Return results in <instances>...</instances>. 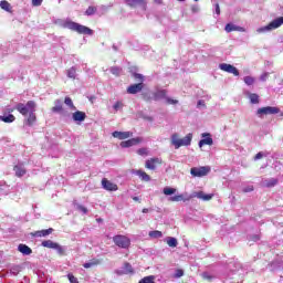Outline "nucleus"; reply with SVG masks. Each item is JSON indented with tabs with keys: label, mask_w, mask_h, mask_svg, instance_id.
<instances>
[{
	"label": "nucleus",
	"mask_w": 283,
	"mask_h": 283,
	"mask_svg": "<svg viewBox=\"0 0 283 283\" xmlns=\"http://www.w3.org/2000/svg\"><path fill=\"white\" fill-rule=\"evenodd\" d=\"M97 10L98 9L96 7L91 6L86 9L85 14L86 17H92L93 14H96Z\"/></svg>",
	"instance_id": "obj_32"
},
{
	"label": "nucleus",
	"mask_w": 283,
	"mask_h": 283,
	"mask_svg": "<svg viewBox=\"0 0 283 283\" xmlns=\"http://www.w3.org/2000/svg\"><path fill=\"white\" fill-rule=\"evenodd\" d=\"M149 237L150 238H163V232L158 231V230H154L149 232Z\"/></svg>",
	"instance_id": "obj_39"
},
{
	"label": "nucleus",
	"mask_w": 283,
	"mask_h": 283,
	"mask_svg": "<svg viewBox=\"0 0 283 283\" xmlns=\"http://www.w3.org/2000/svg\"><path fill=\"white\" fill-rule=\"evenodd\" d=\"M13 171H15L17 178H23V176H25V174H28V170H25V168L23 166H19V165H15L13 167Z\"/></svg>",
	"instance_id": "obj_22"
},
{
	"label": "nucleus",
	"mask_w": 283,
	"mask_h": 283,
	"mask_svg": "<svg viewBox=\"0 0 283 283\" xmlns=\"http://www.w3.org/2000/svg\"><path fill=\"white\" fill-rule=\"evenodd\" d=\"M42 247L46 248V249H55L59 247V243L52 241V240H45L42 242Z\"/></svg>",
	"instance_id": "obj_26"
},
{
	"label": "nucleus",
	"mask_w": 283,
	"mask_h": 283,
	"mask_svg": "<svg viewBox=\"0 0 283 283\" xmlns=\"http://www.w3.org/2000/svg\"><path fill=\"white\" fill-rule=\"evenodd\" d=\"M160 165H163V159L158 157L147 159L145 163L146 169H150L151 171L156 170V168L160 167Z\"/></svg>",
	"instance_id": "obj_10"
},
{
	"label": "nucleus",
	"mask_w": 283,
	"mask_h": 283,
	"mask_svg": "<svg viewBox=\"0 0 283 283\" xmlns=\"http://www.w3.org/2000/svg\"><path fill=\"white\" fill-rule=\"evenodd\" d=\"M143 87H145L144 83L133 84L127 87V94H138V92H143Z\"/></svg>",
	"instance_id": "obj_16"
},
{
	"label": "nucleus",
	"mask_w": 283,
	"mask_h": 283,
	"mask_svg": "<svg viewBox=\"0 0 283 283\" xmlns=\"http://www.w3.org/2000/svg\"><path fill=\"white\" fill-rule=\"evenodd\" d=\"M102 186L106 191H118V185L107 180V178L102 179Z\"/></svg>",
	"instance_id": "obj_14"
},
{
	"label": "nucleus",
	"mask_w": 283,
	"mask_h": 283,
	"mask_svg": "<svg viewBox=\"0 0 283 283\" xmlns=\"http://www.w3.org/2000/svg\"><path fill=\"white\" fill-rule=\"evenodd\" d=\"M135 174L144 182H149V180H151V177L147 172H145L144 170H136Z\"/></svg>",
	"instance_id": "obj_23"
},
{
	"label": "nucleus",
	"mask_w": 283,
	"mask_h": 283,
	"mask_svg": "<svg viewBox=\"0 0 283 283\" xmlns=\"http://www.w3.org/2000/svg\"><path fill=\"white\" fill-rule=\"evenodd\" d=\"M250 98V103H252V105H258L260 103V95L255 94V93H251L249 95Z\"/></svg>",
	"instance_id": "obj_30"
},
{
	"label": "nucleus",
	"mask_w": 283,
	"mask_h": 283,
	"mask_svg": "<svg viewBox=\"0 0 283 283\" xmlns=\"http://www.w3.org/2000/svg\"><path fill=\"white\" fill-rule=\"evenodd\" d=\"M67 277H69L70 283H78V279L76 276H74V274L69 273Z\"/></svg>",
	"instance_id": "obj_43"
},
{
	"label": "nucleus",
	"mask_w": 283,
	"mask_h": 283,
	"mask_svg": "<svg viewBox=\"0 0 283 283\" xmlns=\"http://www.w3.org/2000/svg\"><path fill=\"white\" fill-rule=\"evenodd\" d=\"M125 105L123 104V102H116L113 106V109H115V112H118V109H123Z\"/></svg>",
	"instance_id": "obj_41"
},
{
	"label": "nucleus",
	"mask_w": 283,
	"mask_h": 283,
	"mask_svg": "<svg viewBox=\"0 0 283 283\" xmlns=\"http://www.w3.org/2000/svg\"><path fill=\"white\" fill-rule=\"evenodd\" d=\"M55 250L57 251V253H60V255H63L65 253V250H63V247H61L59 243Z\"/></svg>",
	"instance_id": "obj_48"
},
{
	"label": "nucleus",
	"mask_w": 283,
	"mask_h": 283,
	"mask_svg": "<svg viewBox=\"0 0 283 283\" xmlns=\"http://www.w3.org/2000/svg\"><path fill=\"white\" fill-rule=\"evenodd\" d=\"M191 140H193V134L189 133L184 138H180L178 134L171 135V145H174L175 149H180V147H189L191 145Z\"/></svg>",
	"instance_id": "obj_3"
},
{
	"label": "nucleus",
	"mask_w": 283,
	"mask_h": 283,
	"mask_svg": "<svg viewBox=\"0 0 283 283\" xmlns=\"http://www.w3.org/2000/svg\"><path fill=\"white\" fill-rule=\"evenodd\" d=\"M137 154H138L139 156H149V150H147V148H139V149L137 150Z\"/></svg>",
	"instance_id": "obj_40"
},
{
	"label": "nucleus",
	"mask_w": 283,
	"mask_h": 283,
	"mask_svg": "<svg viewBox=\"0 0 283 283\" xmlns=\"http://www.w3.org/2000/svg\"><path fill=\"white\" fill-rule=\"evenodd\" d=\"M126 4L129 8H143V10H147V1L145 0H126Z\"/></svg>",
	"instance_id": "obj_12"
},
{
	"label": "nucleus",
	"mask_w": 283,
	"mask_h": 283,
	"mask_svg": "<svg viewBox=\"0 0 283 283\" xmlns=\"http://www.w3.org/2000/svg\"><path fill=\"white\" fill-rule=\"evenodd\" d=\"M281 25H283V17L274 19L268 25L258 29L256 32L262 33L269 32V30H277V28H280Z\"/></svg>",
	"instance_id": "obj_7"
},
{
	"label": "nucleus",
	"mask_w": 283,
	"mask_h": 283,
	"mask_svg": "<svg viewBox=\"0 0 283 283\" xmlns=\"http://www.w3.org/2000/svg\"><path fill=\"white\" fill-rule=\"evenodd\" d=\"M54 104H55V106H53L51 108V112H53V114H61V113H63V102H61V99H55Z\"/></svg>",
	"instance_id": "obj_20"
},
{
	"label": "nucleus",
	"mask_w": 283,
	"mask_h": 283,
	"mask_svg": "<svg viewBox=\"0 0 283 283\" xmlns=\"http://www.w3.org/2000/svg\"><path fill=\"white\" fill-rule=\"evenodd\" d=\"M168 105H178V99H171L170 97L166 98Z\"/></svg>",
	"instance_id": "obj_45"
},
{
	"label": "nucleus",
	"mask_w": 283,
	"mask_h": 283,
	"mask_svg": "<svg viewBox=\"0 0 283 283\" xmlns=\"http://www.w3.org/2000/svg\"><path fill=\"white\" fill-rule=\"evenodd\" d=\"M77 209L80 211H83L84 213H87V208H85L84 206H78Z\"/></svg>",
	"instance_id": "obj_51"
},
{
	"label": "nucleus",
	"mask_w": 283,
	"mask_h": 283,
	"mask_svg": "<svg viewBox=\"0 0 283 283\" xmlns=\"http://www.w3.org/2000/svg\"><path fill=\"white\" fill-rule=\"evenodd\" d=\"M140 143H143V138L135 137V138H130L128 140H124L119 145L123 149H126L127 147H134L135 145H140Z\"/></svg>",
	"instance_id": "obj_11"
},
{
	"label": "nucleus",
	"mask_w": 283,
	"mask_h": 283,
	"mask_svg": "<svg viewBox=\"0 0 283 283\" xmlns=\"http://www.w3.org/2000/svg\"><path fill=\"white\" fill-rule=\"evenodd\" d=\"M41 3H43V0H32V6L34 7L41 6Z\"/></svg>",
	"instance_id": "obj_50"
},
{
	"label": "nucleus",
	"mask_w": 283,
	"mask_h": 283,
	"mask_svg": "<svg viewBox=\"0 0 283 283\" xmlns=\"http://www.w3.org/2000/svg\"><path fill=\"white\" fill-rule=\"evenodd\" d=\"M243 81L245 85H253V83H255V78L253 76H245Z\"/></svg>",
	"instance_id": "obj_38"
},
{
	"label": "nucleus",
	"mask_w": 283,
	"mask_h": 283,
	"mask_svg": "<svg viewBox=\"0 0 283 283\" xmlns=\"http://www.w3.org/2000/svg\"><path fill=\"white\" fill-rule=\"evenodd\" d=\"M201 137L203 139L199 142V147H205V145H209V146L213 145V138H211V134L203 133L201 134Z\"/></svg>",
	"instance_id": "obj_15"
},
{
	"label": "nucleus",
	"mask_w": 283,
	"mask_h": 283,
	"mask_svg": "<svg viewBox=\"0 0 283 283\" xmlns=\"http://www.w3.org/2000/svg\"><path fill=\"white\" fill-rule=\"evenodd\" d=\"M157 6H163V0H153Z\"/></svg>",
	"instance_id": "obj_53"
},
{
	"label": "nucleus",
	"mask_w": 283,
	"mask_h": 283,
	"mask_svg": "<svg viewBox=\"0 0 283 283\" xmlns=\"http://www.w3.org/2000/svg\"><path fill=\"white\" fill-rule=\"evenodd\" d=\"M155 101H160V98H167V90L158 91L154 94Z\"/></svg>",
	"instance_id": "obj_28"
},
{
	"label": "nucleus",
	"mask_w": 283,
	"mask_h": 283,
	"mask_svg": "<svg viewBox=\"0 0 283 283\" xmlns=\"http://www.w3.org/2000/svg\"><path fill=\"white\" fill-rule=\"evenodd\" d=\"M17 112L21 114V116H28L25 119V125L29 127H32L34 123H36V102L34 101H28L27 104L23 103H18L15 105ZM8 114H12L14 112V108H8L7 109Z\"/></svg>",
	"instance_id": "obj_1"
},
{
	"label": "nucleus",
	"mask_w": 283,
	"mask_h": 283,
	"mask_svg": "<svg viewBox=\"0 0 283 283\" xmlns=\"http://www.w3.org/2000/svg\"><path fill=\"white\" fill-rule=\"evenodd\" d=\"M275 185H277V179L276 178H271V179H268V180L263 181V187L271 188V187H275Z\"/></svg>",
	"instance_id": "obj_29"
},
{
	"label": "nucleus",
	"mask_w": 283,
	"mask_h": 283,
	"mask_svg": "<svg viewBox=\"0 0 283 283\" xmlns=\"http://www.w3.org/2000/svg\"><path fill=\"white\" fill-rule=\"evenodd\" d=\"M65 28L72 30L73 32H77V34H88V36H92V34H94V31L92 29L73 21H67L65 23Z\"/></svg>",
	"instance_id": "obj_4"
},
{
	"label": "nucleus",
	"mask_w": 283,
	"mask_h": 283,
	"mask_svg": "<svg viewBox=\"0 0 283 283\" xmlns=\"http://www.w3.org/2000/svg\"><path fill=\"white\" fill-rule=\"evenodd\" d=\"M0 120L2 123H14L17 120V117L12 114H9L8 116L0 115Z\"/></svg>",
	"instance_id": "obj_25"
},
{
	"label": "nucleus",
	"mask_w": 283,
	"mask_h": 283,
	"mask_svg": "<svg viewBox=\"0 0 283 283\" xmlns=\"http://www.w3.org/2000/svg\"><path fill=\"white\" fill-rule=\"evenodd\" d=\"M216 14H220V4L216 3Z\"/></svg>",
	"instance_id": "obj_52"
},
{
	"label": "nucleus",
	"mask_w": 283,
	"mask_h": 283,
	"mask_svg": "<svg viewBox=\"0 0 283 283\" xmlns=\"http://www.w3.org/2000/svg\"><path fill=\"white\" fill-rule=\"evenodd\" d=\"M64 103L65 105H67L69 107H71V109H76V106H74V102H72L71 97H65L64 98Z\"/></svg>",
	"instance_id": "obj_37"
},
{
	"label": "nucleus",
	"mask_w": 283,
	"mask_h": 283,
	"mask_svg": "<svg viewBox=\"0 0 283 283\" xmlns=\"http://www.w3.org/2000/svg\"><path fill=\"white\" fill-rule=\"evenodd\" d=\"M0 8L1 10H4L6 12H10V14H12V4H10L8 0L0 1Z\"/></svg>",
	"instance_id": "obj_24"
},
{
	"label": "nucleus",
	"mask_w": 283,
	"mask_h": 283,
	"mask_svg": "<svg viewBox=\"0 0 283 283\" xmlns=\"http://www.w3.org/2000/svg\"><path fill=\"white\" fill-rule=\"evenodd\" d=\"M144 101H149V97H147V94H143Z\"/></svg>",
	"instance_id": "obj_56"
},
{
	"label": "nucleus",
	"mask_w": 283,
	"mask_h": 283,
	"mask_svg": "<svg viewBox=\"0 0 283 283\" xmlns=\"http://www.w3.org/2000/svg\"><path fill=\"white\" fill-rule=\"evenodd\" d=\"M275 114H280V107L264 106V107L258 108L256 111V116H259V118H262V116H269V115H275Z\"/></svg>",
	"instance_id": "obj_6"
},
{
	"label": "nucleus",
	"mask_w": 283,
	"mask_h": 283,
	"mask_svg": "<svg viewBox=\"0 0 283 283\" xmlns=\"http://www.w3.org/2000/svg\"><path fill=\"white\" fill-rule=\"evenodd\" d=\"M193 198H198L199 200H203V202H209V200L213 199V193L206 195L205 191H195L190 196L185 197V195H176L169 198L170 202H187Z\"/></svg>",
	"instance_id": "obj_2"
},
{
	"label": "nucleus",
	"mask_w": 283,
	"mask_h": 283,
	"mask_svg": "<svg viewBox=\"0 0 283 283\" xmlns=\"http://www.w3.org/2000/svg\"><path fill=\"white\" fill-rule=\"evenodd\" d=\"M264 158V153L260 151L254 156V160H262Z\"/></svg>",
	"instance_id": "obj_47"
},
{
	"label": "nucleus",
	"mask_w": 283,
	"mask_h": 283,
	"mask_svg": "<svg viewBox=\"0 0 283 283\" xmlns=\"http://www.w3.org/2000/svg\"><path fill=\"white\" fill-rule=\"evenodd\" d=\"M202 104H203V102H202V101H199V102H198V105H202Z\"/></svg>",
	"instance_id": "obj_58"
},
{
	"label": "nucleus",
	"mask_w": 283,
	"mask_h": 283,
	"mask_svg": "<svg viewBox=\"0 0 283 283\" xmlns=\"http://www.w3.org/2000/svg\"><path fill=\"white\" fill-rule=\"evenodd\" d=\"M219 70L222 72H227L228 74H233V76H240V71H238V67L227 64V63H221L219 65Z\"/></svg>",
	"instance_id": "obj_9"
},
{
	"label": "nucleus",
	"mask_w": 283,
	"mask_h": 283,
	"mask_svg": "<svg viewBox=\"0 0 283 283\" xmlns=\"http://www.w3.org/2000/svg\"><path fill=\"white\" fill-rule=\"evenodd\" d=\"M167 244H168V247L176 248V247H178V240L174 237H170L167 240Z\"/></svg>",
	"instance_id": "obj_33"
},
{
	"label": "nucleus",
	"mask_w": 283,
	"mask_h": 283,
	"mask_svg": "<svg viewBox=\"0 0 283 283\" xmlns=\"http://www.w3.org/2000/svg\"><path fill=\"white\" fill-rule=\"evenodd\" d=\"M182 275H185V271H182L181 269H178L175 273V277H182Z\"/></svg>",
	"instance_id": "obj_46"
},
{
	"label": "nucleus",
	"mask_w": 283,
	"mask_h": 283,
	"mask_svg": "<svg viewBox=\"0 0 283 283\" xmlns=\"http://www.w3.org/2000/svg\"><path fill=\"white\" fill-rule=\"evenodd\" d=\"M133 200H134L135 202H138L139 199H138V197H134Z\"/></svg>",
	"instance_id": "obj_57"
},
{
	"label": "nucleus",
	"mask_w": 283,
	"mask_h": 283,
	"mask_svg": "<svg viewBox=\"0 0 283 283\" xmlns=\"http://www.w3.org/2000/svg\"><path fill=\"white\" fill-rule=\"evenodd\" d=\"M253 186H248L245 188H243V193H251V191H253Z\"/></svg>",
	"instance_id": "obj_49"
},
{
	"label": "nucleus",
	"mask_w": 283,
	"mask_h": 283,
	"mask_svg": "<svg viewBox=\"0 0 283 283\" xmlns=\"http://www.w3.org/2000/svg\"><path fill=\"white\" fill-rule=\"evenodd\" d=\"M112 74H115V76H118L120 74V69L114 66L111 69Z\"/></svg>",
	"instance_id": "obj_44"
},
{
	"label": "nucleus",
	"mask_w": 283,
	"mask_h": 283,
	"mask_svg": "<svg viewBox=\"0 0 283 283\" xmlns=\"http://www.w3.org/2000/svg\"><path fill=\"white\" fill-rule=\"evenodd\" d=\"M174 193H176V188H169V187L164 188L165 196H174Z\"/></svg>",
	"instance_id": "obj_35"
},
{
	"label": "nucleus",
	"mask_w": 283,
	"mask_h": 283,
	"mask_svg": "<svg viewBox=\"0 0 283 283\" xmlns=\"http://www.w3.org/2000/svg\"><path fill=\"white\" fill-rule=\"evenodd\" d=\"M254 238H255V240H260V237H258V235H256V237H254Z\"/></svg>",
	"instance_id": "obj_59"
},
{
	"label": "nucleus",
	"mask_w": 283,
	"mask_h": 283,
	"mask_svg": "<svg viewBox=\"0 0 283 283\" xmlns=\"http://www.w3.org/2000/svg\"><path fill=\"white\" fill-rule=\"evenodd\" d=\"M18 251L20 253H22V255H32V248H30V247H28V245H25L23 243H20L18 245Z\"/></svg>",
	"instance_id": "obj_21"
},
{
	"label": "nucleus",
	"mask_w": 283,
	"mask_h": 283,
	"mask_svg": "<svg viewBox=\"0 0 283 283\" xmlns=\"http://www.w3.org/2000/svg\"><path fill=\"white\" fill-rule=\"evenodd\" d=\"M112 136L113 138H118V140H127V138H132V136H134V133L115 130Z\"/></svg>",
	"instance_id": "obj_13"
},
{
	"label": "nucleus",
	"mask_w": 283,
	"mask_h": 283,
	"mask_svg": "<svg viewBox=\"0 0 283 283\" xmlns=\"http://www.w3.org/2000/svg\"><path fill=\"white\" fill-rule=\"evenodd\" d=\"M138 283H156V276L155 275L145 276Z\"/></svg>",
	"instance_id": "obj_31"
},
{
	"label": "nucleus",
	"mask_w": 283,
	"mask_h": 283,
	"mask_svg": "<svg viewBox=\"0 0 283 283\" xmlns=\"http://www.w3.org/2000/svg\"><path fill=\"white\" fill-rule=\"evenodd\" d=\"M142 211H143V213H149V209H147V208H144Z\"/></svg>",
	"instance_id": "obj_54"
},
{
	"label": "nucleus",
	"mask_w": 283,
	"mask_h": 283,
	"mask_svg": "<svg viewBox=\"0 0 283 283\" xmlns=\"http://www.w3.org/2000/svg\"><path fill=\"white\" fill-rule=\"evenodd\" d=\"M53 232H54V229L49 228L46 230H39L35 232H32L31 235L33 238H46V235H51V233H53Z\"/></svg>",
	"instance_id": "obj_17"
},
{
	"label": "nucleus",
	"mask_w": 283,
	"mask_h": 283,
	"mask_svg": "<svg viewBox=\"0 0 283 283\" xmlns=\"http://www.w3.org/2000/svg\"><path fill=\"white\" fill-rule=\"evenodd\" d=\"M67 76L69 78H76V69L75 67H71L67 70Z\"/></svg>",
	"instance_id": "obj_36"
},
{
	"label": "nucleus",
	"mask_w": 283,
	"mask_h": 283,
	"mask_svg": "<svg viewBox=\"0 0 283 283\" xmlns=\"http://www.w3.org/2000/svg\"><path fill=\"white\" fill-rule=\"evenodd\" d=\"M224 30L226 32H244V29L242 27H238L233 23L226 24Z\"/></svg>",
	"instance_id": "obj_19"
},
{
	"label": "nucleus",
	"mask_w": 283,
	"mask_h": 283,
	"mask_svg": "<svg viewBox=\"0 0 283 283\" xmlns=\"http://www.w3.org/2000/svg\"><path fill=\"white\" fill-rule=\"evenodd\" d=\"M203 277H205L206 280H212V276H210V275H203Z\"/></svg>",
	"instance_id": "obj_55"
},
{
	"label": "nucleus",
	"mask_w": 283,
	"mask_h": 283,
	"mask_svg": "<svg viewBox=\"0 0 283 283\" xmlns=\"http://www.w3.org/2000/svg\"><path fill=\"white\" fill-rule=\"evenodd\" d=\"M195 1H198V0H195Z\"/></svg>",
	"instance_id": "obj_61"
},
{
	"label": "nucleus",
	"mask_w": 283,
	"mask_h": 283,
	"mask_svg": "<svg viewBox=\"0 0 283 283\" xmlns=\"http://www.w3.org/2000/svg\"><path fill=\"white\" fill-rule=\"evenodd\" d=\"M124 269L126 271V273H134V268H132V264L130 263H125L124 264Z\"/></svg>",
	"instance_id": "obj_42"
},
{
	"label": "nucleus",
	"mask_w": 283,
	"mask_h": 283,
	"mask_svg": "<svg viewBox=\"0 0 283 283\" xmlns=\"http://www.w3.org/2000/svg\"><path fill=\"white\" fill-rule=\"evenodd\" d=\"M98 264H101V260L92 259L90 262L84 263L83 266L84 269H92V266H98Z\"/></svg>",
	"instance_id": "obj_27"
},
{
	"label": "nucleus",
	"mask_w": 283,
	"mask_h": 283,
	"mask_svg": "<svg viewBox=\"0 0 283 283\" xmlns=\"http://www.w3.org/2000/svg\"><path fill=\"white\" fill-rule=\"evenodd\" d=\"M209 171H211L210 167H193L190 169V174L191 176H193V178H202L203 176H207V174H209Z\"/></svg>",
	"instance_id": "obj_8"
},
{
	"label": "nucleus",
	"mask_w": 283,
	"mask_h": 283,
	"mask_svg": "<svg viewBox=\"0 0 283 283\" xmlns=\"http://www.w3.org/2000/svg\"><path fill=\"white\" fill-rule=\"evenodd\" d=\"M85 118H87V115L83 111H76L75 113H73V120L75 123H83Z\"/></svg>",
	"instance_id": "obj_18"
},
{
	"label": "nucleus",
	"mask_w": 283,
	"mask_h": 283,
	"mask_svg": "<svg viewBox=\"0 0 283 283\" xmlns=\"http://www.w3.org/2000/svg\"><path fill=\"white\" fill-rule=\"evenodd\" d=\"M281 116H283V113H281Z\"/></svg>",
	"instance_id": "obj_60"
},
{
	"label": "nucleus",
	"mask_w": 283,
	"mask_h": 283,
	"mask_svg": "<svg viewBox=\"0 0 283 283\" xmlns=\"http://www.w3.org/2000/svg\"><path fill=\"white\" fill-rule=\"evenodd\" d=\"M113 242L116 247H119V249H129V245L132 244V240L123 234L113 237Z\"/></svg>",
	"instance_id": "obj_5"
},
{
	"label": "nucleus",
	"mask_w": 283,
	"mask_h": 283,
	"mask_svg": "<svg viewBox=\"0 0 283 283\" xmlns=\"http://www.w3.org/2000/svg\"><path fill=\"white\" fill-rule=\"evenodd\" d=\"M133 78H135V81H137V83H144L145 82V76H143V74H140V73H134Z\"/></svg>",
	"instance_id": "obj_34"
}]
</instances>
